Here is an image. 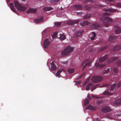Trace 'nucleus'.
I'll list each match as a JSON object with an SVG mask.
<instances>
[{"instance_id":"2","label":"nucleus","mask_w":121,"mask_h":121,"mask_svg":"<svg viewBox=\"0 0 121 121\" xmlns=\"http://www.w3.org/2000/svg\"><path fill=\"white\" fill-rule=\"evenodd\" d=\"M74 48L70 46H68L61 53L62 55H66L70 53L73 51Z\"/></svg>"},{"instance_id":"38","label":"nucleus","mask_w":121,"mask_h":121,"mask_svg":"<svg viewBox=\"0 0 121 121\" xmlns=\"http://www.w3.org/2000/svg\"><path fill=\"white\" fill-rule=\"evenodd\" d=\"M116 64L118 66H121V60H118L117 61Z\"/></svg>"},{"instance_id":"34","label":"nucleus","mask_w":121,"mask_h":121,"mask_svg":"<svg viewBox=\"0 0 121 121\" xmlns=\"http://www.w3.org/2000/svg\"><path fill=\"white\" fill-rule=\"evenodd\" d=\"M92 37L91 38V40H93L94 39L96 35L95 33L94 32H92Z\"/></svg>"},{"instance_id":"39","label":"nucleus","mask_w":121,"mask_h":121,"mask_svg":"<svg viewBox=\"0 0 121 121\" xmlns=\"http://www.w3.org/2000/svg\"><path fill=\"white\" fill-rule=\"evenodd\" d=\"M82 6L81 5H73V7H71V8H82Z\"/></svg>"},{"instance_id":"22","label":"nucleus","mask_w":121,"mask_h":121,"mask_svg":"<svg viewBox=\"0 0 121 121\" xmlns=\"http://www.w3.org/2000/svg\"><path fill=\"white\" fill-rule=\"evenodd\" d=\"M118 58L117 57H114L112 58L108 59L107 60L108 62H112L116 59H118Z\"/></svg>"},{"instance_id":"40","label":"nucleus","mask_w":121,"mask_h":121,"mask_svg":"<svg viewBox=\"0 0 121 121\" xmlns=\"http://www.w3.org/2000/svg\"><path fill=\"white\" fill-rule=\"evenodd\" d=\"M103 94L104 95H110L111 94L107 91H105L104 92Z\"/></svg>"},{"instance_id":"12","label":"nucleus","mask_w":121,"mask_h":121,"mask_svg":"<svg viewBox=\"0 0 121 121\" xmlns=\"http://www.w3.org/2000/svg\"><path fill=\"white\" fill-rule=\"evenodd\" d=\"M37 9H33L32 8H30L29 10L26 12L27 14H29L30 13H35L36 12Z\"/></svg>"},{"instance_id":"20","label":"nucleus","mask_w":121,"mask_h":121,"mask_svg":"<svg viewBox=\"0 0 121 121\" xmlns=\"http://www.w3.org/2000/svg\"><path fill=\"white\" fill-rule=\"evenodd\" d=\"M89 24V22L88 21H84L81 24V26H85L88 25Z\"/></svg>"},{"instance_id":"30","label":"nucleus","mask_w":121,"mask_h":121,"mask_svg":"<svg viewBox=\"0 0 121 121\" xmlns=\"http://www.w3.org/2000/svg\"><path fill=\"white\" fill-rule=\"evenodd\" d=\"M74 69H68V72L69 73H72L74 71Z\"/></svg>"},{"instance_id":"13","label":"nucleus","mask_w":121,"mask_h":121,"mask_svg":"<svg viewBox=\"0 0 121 121\" xmlns=\"http://www.w3.org/2000/svg\"><path fill=\"white\" fill-rule=\"evenodd\" d=\"M117 38V36L111 35L109 37V40L110 42H114Z\"/></svg>"},{"instance_id":"51","label":"nucleus","mask_w":121,"mask_h":121,"mask_svg":"<svg viewBox=\"0 0 121 121\" xmlns=\"http://www.w3.org/2000/svg\"><path fill=\"white\" fill-rule=\"evenodd\" d=\"M108 1H109V3H109L110 4H113L111 3L112 2H113L114 1V0H108Z\"/></svg>"},{"instance_id":"43","label":"nucleus","mask_w":121,"mask_h":121,"mask_svg":"<svg viewBox=\"0 0 121 121\" xmlns=\"http://www.w3.org/2000/svg\"><path fill=\"white\" fill-rule=\"evenodd\" d=\"M109 68L107 70L105 71L103 73V74L107 73L109 71Z\"/></svg>"},{"instance_id":"24","label":"nucleus","mask_w":121,"mask_h":121,"mask_svg":"<svg viewBox=\"0 0 121 121\" xmlns=\"http://www.w3.org/2000/svg\"><path fill=\"white\" fill-rule=\"evenodd\" d=\"M60 38L61 40H64L66 38V36L64 34H60Z\"/></svg>"},{"instance_id":"46","label":"nucleus","mask_w":121,"mask_h":121,"mask_svg":"<svg viewBox=\"0 0 121 121\" xmlns=\"http://www.w3.org/2000/svg\"><path fill=\"white\" fill-rule=\"evenodd\" d=\"M85 74V73H83L81 75L79 76L78 78H77V79H78L81 78Z\"/></svg>"},{"instance_id":"44","label":"nucleus","mask_w":121,"mask_h":121,"mask_svg":"<svg viewBox=\"0 0 121 121\" xmlns=\"http://www.w3.org/2000/svg\"><path fill=\"white\" fill-rule=\"evenodd\" d=\"M93 0H87L84 1V3H87L89 2H93Z\"/></svg>"},{"instance_id":"3","label":"nucleus","mask_w":121,"mask_h":121,"mask_svg":"<svg viewBox=\"0 0 121 121\" xmlns=\"http://www.w3.org/2000/svg\"><path fill=\"white\" fill-rule=\"evenodd\" d=\"M51 42V39L50 38L46 39L44 41L43 46L45 49L47 48L49 46V45Z\"/></svg>"},{"instance_id":"61","label":"nucleus","mask_w":121,"mask_h":121,"mask_svg":"<svg viewBox=\"0 0 121 121\" xmlns=\"http://www.w3.org/2000/svg\"><path fill=\"white\" fill-rule=\"evenodd\" d=\"M77 8L78 9H81L82 8Z\"/></svg>"},{"instance_id":"5","label":"nucleus","mask_w":121,"mask_h":121,"mask_svg":"<svg viewBox=\"0 0 121 121\" xmlns=\"http://www.w3.org/2000/svg\"><path fill=\"white\" fill-rule=\"evenodd\" d=\"M14 5L16 8H26L29 7L30 4H26L25 5L26 6H23L20 4L19 3L17 0L14 1Z\"/></svg>"},{"instance_id":"50","label":"nucleus","mask_w":121,"mask_h":121,"mask_svg":"<svg viewBox=\"0 0 121 121\" xmlns=\"http://www.w3.org/2000/svg\"><path fill=\"white\" fill-rule=\"evenodd\" d=\"M117 6L118 7H121V3L117 4Z\"/></svg>"},{"instance_id":"21","label":"nucleus","mask_w":121,"mask_h":121,"mask_svg":"<svg viewBox=\"0 0 121 121\" xmlns=\"http://www.w3.org/2000/svg\"><path fill=\"white\" fill-rule=\"evenodd\" d=\"M114 104L115 105L121 104V98L117 99L115 101Z\"/></svg>"},{"instance_id":"16","label":"nucleus","mask_w":121,"mask_h":121,"mask_svg":"<svg viewBox=\"0 0 121 121\" xmlns=\"http://www.w3.org/2000/svg\"><path fill=\"white\" fill-rule=\"evenodd\" d=\"M108 55H106L100 58L99 59V62L102 63L107 58Z\"/></svg>"},{"instance_id":"6","label":"nucleus","mask_w":121,"mask_h":121,"mask_svg":"<svg viewBox=\"0 0 121 121\" xmlns=\"http://www.w3.org/2000/svg\"><path fill=\"white\" fill-rule=\"evenodd\" d=\"M102 26L101 25L97 23L93 24L91 27V29H97L99 30H102Z\"/></svg>"},{"instance_id":"18","label":"nucleus","mask_w":121,"mask_h":121,"mask_svg":"<svg viewBox=\"0 0 121 121\" xmlns=\"http://www.w3.org/2000/svg\"><path fill=\"white\" fill-rule=\"evenodd\" d=\"M51 69L53 71L55 70L56 69V67L53 61L51 63Z\"/></svg>"},{"instance_id":"55","label":"nucleus","mask_w":121,"mask_h":121,"mask_svg":"<svg viewBox=\"0 0 121 121\" xmlns=\"http://www.w3.org/2000/svg\"><path fill=\"white\" fill-rule=\"evenodd\" d=\"M85 9L87 11L90 10L91 9V8H85Z\"/></svg>"},{"instance_id":"1","label":"nucleus","mask_w":121,"mask_h":121,"mask_svg":"<svg viewBox=\"0 0 121 121\" xmlns=\"http://www.w3.org/2000/svg\"><path fill=\"white\" fill-rule=\"evenodd\" d=\"M104 11L107 12H118V11L116 9L112 8L108 9H105ZM110 13L107 12L104 13L103 16L100 18V20L102 21V23L105 26H107L108 25L112 24L113 23V20L111 18L109 17V16Z\"/></svg>"},{"instance_id":"35","label":"nucleus","mask_w":121,"mask_h":121,"mask_svg":"<svg viewBox=\"0 0 121 121\" xmlns=\"http://www.w3.org/2000/svg\"><path fill=\"white\" fill-rule=\"evenodd\" d=\"M54 24L56 26L58 27L60 26L61 23L60 22H55Z\"/></svg>"},{"instance_id":"64","label":"nucleus","mask_w":121,"mask_h":121,"mask_svg":"<svg viewBox=\"0 0 121 121\" xmlns=\"http://www.w3.org/2000/svg\"><path fill=\"white\" fill-rule=\"evenodd\" d=\"M104 32H106V30H104Z\"/></svg>"},{"instance_id":"10","label":"nucleus","mask_w":121,"mask_h":121,"mask_svg":"<svg viewBox=\"0 0 121 121\" xmlns=\"http://www.w3.org/2000/svg\"><path fill=\"white\" fill-rule=\"evenodd\" d=\"M43 20V17H38L37 18L34 20V22L35 23H38L42 22Z\"/></svg>"},{"instance_id":"56","label":"nucleus","mask_w":121,"mask_h":121,"mask_svg":"<svg viewBox=\"0 0 121 121\" xmlns=\"http://www.w3.org/2000/svg\"><path fill=\"white\" fill-rule=\"evenodd\" d=\"M80 82H81L80 81H77L76 83L78 84H79L80 83Z\"/></svg>"},{"instance_id":"37","label":"nucleus","mask_w":121,"mask_h":121,"mask_svg":"<svg viewBox=\"0 0 121 121\" xmlns=\"http://www.w3.org/2000/svg\"><path fill=\"white\" fill-rule=\"evenodd\" d=\"M53 8H43V11H49L52 9Z\"/></svg>"},{"instance_id":"36","label":"nucleus","mask_w":121,"mask_h":121,"mask_svg":"<svg viewBox=\"0 0 121 121\" xmlns=\"http://www.w3.org/2000/svg\"><path fill=\"white\" fill-rule=\"evenodd\" d=\"M107 48V47L106 46H105L102 47L99 49V52H100L102 51H103Z\"/></svg>"},{"instance_id":"8","label":"nucleus","mask_w":121,"mask_h":121,"mask_svg":"<svg viewBox=\"0 0 121 121\" xmlns=\"http://www.w3.org/2000/svg\"><path fill=\"white\" fill-rule=\"evenodd\" d=\"M101 111L103 112H106L112 111V110L109 107L105 106L102 108Z\"/></svg>"},{"instance_id":"54","label":"nucleus","mask_w":121,"mask_h":121,"mask_svg":"<svg viewBox=\"0 0 121 121\" xmlns=\"http://www.w3.org/2000/svg\"><path fill=\"white\" fill-rule=\"evenodd\" d=\"M61 63L64 64H67L68 63V61H63L61 62Z\"/></svg>"},{"instance_id":"29","label":"nucleus","mask_w":121,"mask_h":121,"mask_svg":"<svg viewBox=\"0 0 121 121\" xmlns=\"http://www.w3.org/2000/svg\"><path fill=\"white\" fill-rule=\"evenodd\" d=\"M92 84L91 83H88L86 87V90H89L90 89V86H92Z\"/></svg>"},{"instance_id":"59","label":"nucleus","mask_w":121,"mask_h":121,"mask_svg":"<svg viewBox=\"0 0 121 121\" xmlns=\"http://www.w3.org/2000/svg\"><path fill=\"white\" fill-rule=\"evenodd\" d=\"M87 83H86V82H84V84L85 85H86Z\"/></svg>"},{"instance_id":"57","label":"nucleus","mask_w":121,"mask_h":121,"mask_svg":"<svg viewBox=\"0 0 121 121\" xmlns=\"http://www.w3.org/2000/svg\"><path fill=\"white\" fill-rule=\"evenodd\" d=\"M87 97L89 99L91 100V98L89 95H88V96Z\"/></svg>"},{"instance_id":"53","label":"nucleus","mask_w":121,"mask_h":121,"mask_svg":"<svg viewBox=\"0 0 121 121\" xmlns=\"http://www.w3.org/2000/svg\"><path fill=\"white\" fill-rule=\"evenodd\" d=\"M102 103V101H97V104H100Z\"/></svg>"},{"instance_id":"41","label":"nucleus","mask_w":121,"mask_h":121,"mask_svg":"<svg viewBox=\"0 0 121 121\" xmlns=\"http://www.w3.org/2000/svg\"><path fill=\"white\" fill-rule=\"evenodd\" d=\"M57 33L56 32H55L54 33L53 35H52V38H54L56 37V35Z\"/></svg>"},{"instance_id":"7","label":"nucleus","mask_w":121,"mask_h":121,"mask_svg":"<svg viewBox=\"0 0 121 121\" xmlns=\"http://www.w3.org/2000/svg\"><path fill=\"white\" fill-rule=\"evenodd\" d=\"M89 61V60L88 59H86V60L84 61L82 63L81 65V66H82L84 64L85 65H84L83 68L82 70H83L85 69L86 67L88 66L89 65L91 62H88V61Z\"/></svg>"},{"instance_id":"48","label":"nucleus","mask_w":121,"mask_h":121,"mask_svg":"<svg viewBox=\"0 0 121 121\" xmlns=\"http://www.w3.org/2000/svg\"><path fill=\"white\" fill-rule=\"evenodd\" d=\"M92 98L96 99H99V98L95 95H93L92 96Z\"/></svg>"},{"instance_id":"28","label":"nucleus","mask_w":121,"mask_h":121,"mask_svg":"<svg viewBox=\"0 0 121 121\" xmlns=\"http://www.w3.org/2000/svg\"><path fill=\"white\" fill-rule=\"evenodd\" d=\"M91 15L90 14L86 15L83 17V18L85 19H88L90 17H91Z\"/></svg>"},{"instance_id":"42","label":"nucleus","mask_w":121,"mask_h":121,"mask_svg":"<svg viewBox=\"0 0 121 121\" xmlns=\"http://www.w3.org/2000/svg\"><path fill=\"white\" fill-rule=\"evenodd\" d=\"M118 71V69L117 68L115 67L113 69L114 72L115 73H117Z\"/></svg>"},{"instance_id":"62","label":"nucleus","mask_w":121,"mask_h":121,"mask_svg":"<svg viewBox=\"0 0 121 121\" xmlns=\"http://www.w3.org/2000/svg\"><path fill=\"white\" fill-rule=\"evenodd\" d=\"M85 8H91V7H85Z\"/></svg>"},{"instance_id":"9","label":"nucleus","mask_w":121,"mask_h":121,"mask_svg":"<svg viewBox=\"0 0 121 121\" xmlns=\"http://www.w3.org/2000/svg\"><path fill=\"white\" fill-rule=\"evenodd\" d=\"M26 8H11V10L14 12L17 13L18 11H25Z\"/></svg>"},{"instance_id":"11","label":"nucleus","mask_w":121,"mask_h":121,"mask_svg":"<svg viewBox=\"0 0 121 121\" xmlns=\"http://www.w3.org/2000/svg\"><path fill=\"white\" fill-rule=\"evenodd\" d=\"M79 22V21L77 20L75 21L70 20L67 22V24L68 25H73L75 24H76L78 23Z\"/></svg>"},{"instance_id":"63","label":"nucleus","mask_w":121,"mask_h":121,"mask_svg":"<svg viewBox=\"0 0 121 121\" xmlns=\"http://www.w3.org/2000/svg\"><path fill=\"white\" fill-rule=\"evenodd\" d=\"M22 0L24 1H25L26 0Z\"/></svg>"},{"instance_id":"14","label":"nucleus","mask_w":121,"mask_h":121,"mask_svg":"<svg viewBox=\"0 0 121 121\" xmlns=\"http://www.w3.org/2000/svg\"><path fill=\"white\" fill-rule=\"evenodd\" d=\"M95 66L96 67H98L100 69H102L105 66L104 64H101L97 63H96L95 64Z\"/></svg>"},{"instance_id":"19","label":"nucleus","mask_w":121,"mask_h":121,"mask_svg":"<svg viewBox=\"0 0 121 121\" xmlns=\"http://www.w3.org/2000/svg\"><path fill=\"white\" fill-rule=\"evenodd\" d=\"M121 49V45H118L116 46L113 47L112 49V50L114 51H115Z\"/></svg>"},{"instance_id":"58","label":"nucleus","mask_w":121,"mask_h":121,"mask_svg":"<svg viewBox=\"0 0 121 121\" xmlns=\"http://www.w3.org/2000/svg\"><path fill=\"white\" fill-rule=\"evenodd\" d=\"M89 79H87L86 81V83H88L89 81Z\"/></svg>"},{"instance_id":"17","label":"nucleus","mask_w":121,"mask_h":121,"mask_svg":"<svg viewBox=\"0 0 121 121\" xmlns=\"http://www.w3.org/2000/svg\"><path fill=\"white\" fill-rule=\"evenodd\" d=\"M87 109H89L92 110V111H94L95 110L96 108L94 106H92L91 105H88L86 107Z\"/></svg>"},{"instance_id":"33","label":"nucleus","mask_w":121,"mask_h":121,"mask_svg":"<svg viewBox=\"0 0 121 121\" xmlns=\"http://www.w3.org/2000/svg\"><path fill=\"white\" fill-rule=\"evenodd\" d=\"M116 85V84H114L112 85L110 87V91H112L113 89L114 88L115 86Z\"/></svg>"},{"instance_id":"25","label":"nucleus","mask_w":121,"mask_h":121,"mask_svg":"<svg viewBox=\"0 0 121 121\" xmlns=\"http://www.w3.org/2000/svg\"><path fill=\"white\" fill-rule=\"evenodd\" d=\"M107 118L110 119H115V118L113 117V115L111 114H109L106 116Z\"/></svg>"},{"instance_id":"15","label":"nucleus","mask_w":121,"mask_h":121,"mask_svg":"<svg viewBox=\"0 0 121 121\" xmlns=\"http://www.w3.org/2000/svg\"><path fill=\"white\" fill-rule=\"evenodd\" d=\"M115 27L116 29L115 30V32L116 34H119L121 33V28L117 26H115Z\"/></svg>"},{"instance_id":"45","label":"nucleus","mask_w":121,"mask_h":121,"mask_svg":"<svg viewBox=\"0 0 121 121\" xmlns=\"http://www.w3.org/2000/svg\"><path fill=\"white\" fill-rule=\"evenodd\" d=\"M117 86L118 88H119L121 86V81L117 85Z\"/></svg>"},{"instance_id":"23","label":"nucleus","mask_w":121,"mask_h":121,"mask_svg":"<svg viewBox=\"0 0 121 121\" xmlns=\"http://www.w3.org/2000/svg\"><path fill=\"white\" fill-rule=\"evenodd\" d=\"M84 31L83 30H82L81 31H79L77 32L75 34L76 37H77L80 36Z\"/></svg>"},{"instance_id":"49","label":"nucleus","mask_w":121,"mask_h":121,"mask_svg":"<svg viewBox=\"0 0 121 121\" xmlns=\"http://www.w3.org/2000/svg\"><path fill=\"white\" fill-rule=\"evenodd\" d=\"M10 8H14L13 4V3H10L9 4Z\"/></svg>"},{"instance_id":"32","label":"nucleus","mask_w":121,"mask_h":121,"mask_svg":"<svg viewBox=\"0 0 121 121\" xmlns=\"http://www.w3.org/2000/svg\"><path fill=\"white\" fill-rule=\"evenodd\" d=\"M89 103V101L87 99H85L84 102V105L86 106Z\"/></svg>"},{"instance_id":"52","label":"nucleus","mask_w":121,"mask_h":121,"mask_svg":"<svg viewBox=\"0 0 121 121\" xmlns=\"http://www.w3.org/2000/svg\"><path fill=\"white\" fill-rule=\"evenodd\" d=\"M51 1L55 2L58 1L60 0H50Z\"/></svg>"},{"instance_id":"4","label":"nucleus","mask_w":121,"mask_h":121,"mask_svg":"<svg viewBox=\"0 0 121 121\" xmlns=\"http://www.w3.org/2000/svg\"><path fill=\"white\" fill-rule=\"evenodd\" d=\"M103 79V78L101 76L94 77L92 79V80L93 83L99 82Z\"/></svg>"},{"instance_id":"26","label":"nucleus","mask_w":121,"mask_h":121,"mask_svg":"<svg viewBox=\"0 0 121 121\" xmlns=\"http://www.w3.org/2000/svg\"><path fill=\"white\" fill-rule=\"evenodd\" d=\"M94 8H101L104 7L103 5H100L99 4H95L93 6Z\"/></svg>"},{"instance_id":"60","label":"nucleus","mask_w":121,"mask_h":121,"mask_svg":"<svg viewBox=\"0 0 121 121\" xmlns=\"http://www.w3.org/2000/svg\"><path fill=\"white\" fill-rule=\"evenodd\" d=\"M10 0H7V1L8 2H9Z\"/></svg>"},{"instance_id":"31","label":"nucleus","mask_w":121,"mask_h":121,"mask_svg":"<svg viewBox=\"0 0 121 121\" xmlns=\"http://www.w3.org/2000/svg\"><path fill=\"white\" fill-rule=\"evenodd\" d=\"M99 85V84H96L94 86L91 87V91H92L93 90L95 89L96 87Z\"/></svg>"},{"instance_id":"47","label":"nucleus","mask_w":121,"mask_h":121,"mask_svg":"<svg viewBox=\"0 0 121 121\" xmlns=\"http://www.w3.org/2000/svg\"><path fill=\"white\" fill-rule=\"evenodd\" d=\"M109 85L108 84L105 83L103 85L101 86L102 87H103L104 86H108Z\"/></svg>"},{"instance_id":"27","label":"nucleus","mask_w":121,"mask_h":121,"mask_svg":"<svg viewBox=\"0 0 121 121\" xmlns=\"http://www.w3.org/2000/svg\"><path fill=\"white\" fill-rule=\"evenodd\" d=\"M63 70L64 71H65V70L64 69H62L61 70H59L58 71L56 72V76L57 77H59L60 76V73L62 71V70Z\"/></svg>"}]
</instances>
